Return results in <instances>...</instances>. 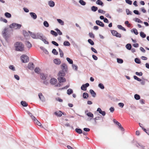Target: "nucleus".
<instances>
[{
    "label": "nucleus",
    "instance_id": "nucleus-7",
    "mask_svg": "<svg viewBox=\"0 0 149 149\" xmlns=\"http://www.w3.org/2000/svg\"><path fill=\"white\" fill-rule=\"evenodd\" d=\"M66 72L63 71V70H61L59 71L57 76L58 77H64L66 75Z\"/></svg>",
    "mask_w": 149,
    "mask_h": 149
},
{
    "label": "nucleus",
    "instance_id": "nucleus-53",
    "mask_svg": "<svg viewBox=\"0 0 149 149\" xmlns=\"http://www.w3.org/2000/svg\"><path fill=\"white\" fill-rule=\"evenodd\" d=\"M117 125L118 126V128L120 130L122 131H124V129L123 127L122 126L121 124L120 123H119V124H118Z\"/></svg>",
    "mask_w": 149,
    "mask_h": 149
},
{
    "label": "nucleus",
    "instance_id": "nucleus-15",
    "mask_svg": "<svg viewBox=\"0 0 149 149\" xmlns=\"http://www.w3.org/2000/svg\"><path fill=\"white\" fill-rule=\"evenodd\" d=\"M54 63L57 65H59L61 63V61L60 59L56 58L53 60Z\"/></svg>",
    "mask_w": 149,
    "mask_h": 149
},
{
    "label": "nucleus",
    "instance_id": "nucleus-26",
    "mask_svg": "<svg viewBox=\"0 0 149 149\" xmlns=\"http://www.w3.org/2000/svg\"><path fill=\"white\" fill-rule=\"evenodd\" d=\"M34 123L37 124L38 125L41 127L44 128L42 125L41 123L37 120L36 119L34 122Z\"/></svg>",
    "mask_w": 149,
    "mask_h": 149
},
{
    "label": "nucleus",
    "instance_id": "nucleus-43",
    "mask_svg": "<svg viewBox=\"0 0 149 149\" xmlns=\"http://www.w3.org/2000/svg\"><path fill=\"white\" fill-rule=\"evenodd\" d=\"M55 30L57 32V33H58V34L59 35H62L63 33L58 28H56L55 29Z\"/></svg>",
    "mask_w": 149,
    "mask_h": 149
},
{
    "label": "nucleus",
    "instance_id": "nucleus-9",
    "mask_svg": "<svg viewBox=\"0 0 149 149\" xmlns=\"http://www.w3.org/2000/svg\"><path fill=\"white\" fill-rule=\"evenodd\" d=\"M35 65L32 62H29L28 65V69L31 70H33L34 68Z\"/></svg>",
    "mask_w": 149,
    "mask_h": 149
},
{
    "label": "nucleus",
    "instance_id": "nucleus-38",
    "mask_svg": "<svg viewBox=\"0 0 149 149\" xmlns=\"http://www.w3.org/2000/svg\"><path fill=\"white\" fill-rule=\"evenodd\" d=\"M133 20L135 22H137L139 23H143V22L142 21L137 18H135Z\"/></svg>",
    "mask_w": 149,
    "mask_h": 149
},
{
    "label": "nucleus",
    "instance_id": "nucleus-4",
    "mask_svg": "<svg viewBox=\"0 0 149 149\" xmlns=\"http://www.w3.org/2000/svg\"><path fill=\"white\" fill-rule=\"evenodd\" d=\"M110 31L113 36L119 38L121 37V34L118 33L117 31L115 30H111Z\"/></svg>",
    "mask_w": 149,
    "mask_h": 149
},
{
    "label": "nucleus",
    "instance_id": "nucleus-30",
    "mask_svg": "<svg viewBox=\"0 0 149 149\" xmlns=\"http://www.w3.org/2000/svg\"><path fill=\"white\" fill-rule=\"evenodd\" d=\"M91 9L92 11L95 12L98 10V8L95 6H93L91 7Z\"/></svg>",
    "mask_w": 149,
    "mask_h": 149
},
{
    "label": "nucleus",
    "instance_id": "nucleus-62",
    "mask_svg": "<svg viewBox=\"0 0 149 149\" xmlns=\"http://www.w3.org/2000/svg\"><path fill=\"white\" fill-rule=\"evenodd\" d=\"M0 20L3 21V22L5 23H7L8 22V21L7 19H5L3 18L2 17L0 18Z\"/></svg>",
    "mask_w": 149,
    "mask_h": 149
},
{
    "label": "nucleus",
    "instance_id": "nucleus-31",
    "mask_svg": "<svg viewBox=\"0 0 149 149\" xmlns=\"http://www.w3.org/2000/svg\"><path fill=\"white\" fill-rule=\"evenodd\" d=\"M140 36L142 38H145L146 37V35L144 33L143 31H141L140 33Z\"/></svg>",
    "mask_w": 149,
    "mask_h": 149
},
{
    "label": "nucleus",
    "instance_id": "nucleus-47",
    "mask_svg": "<svg viewBox=\"0 0 149 149\" xmlns=\"http://www.w3.org/2000/svg\"><path fill=\"white\" fill-rule=\"evenodd\" d=\"M23 33L24 37H28L29 36V33L25 30H23Z\"/></svg>",
    "mask_w": 149,
    "mask_h": 149
},
{
    "label": "nucleus",
    "instance_id": "nucleus-16",
    "mask_svg": "<svg viewBox=\"0 0 149 149\" xmlns=\"http://www.w3.org/2000/svg\"><path fill=\"white\" fill-rule=\"evenodd\" d=\"M29 14L31 17L33 19H36L37 18V15L36 14L33 12H30L29 13Z\"/></svg>",
    "mask_w": 149,
    "mask_h": 149
},
{
    "label": "nucleus",
    "instance_id": "nucleus-13",
    "mask_svg": "<svg viewBox=\"0 0 149 149\" xmlns=\"http://www.w3.org/2000/svg\"><path fill=\"white\" fill-rule=\"evenodd\" d=\"M57 80L55 78H51L50 81V83L52 85H54L57 83Z\"/></svg>",
    "mask_w": 149,
    "mask_h": 149
},
{
    "label": "nucleus",
    "instance_id": "nucleus-21",
    "mask_svg": "<svg viewBox=\"0 0 149 149\" xmlns=\"http://www.w3.org/2000/svg\"><path fill=\"white\" fill-rule=\"evenodd\" d=\"M28 33H29L31 36L33 38L35 39L36 38V34L34 33H33L30 31H28Z\"/></svg>",
    "mask_w": 149,
    "mask_h": 149
},
{
    "label": "nucleus",
    "instance_id": "nucleus-33",
    "mask_svg": "<svg viewBox=\"0 0 149 149\" xmlns=\"http://www.w3.org/2000/svg\"><path fill=\"white\" fill-rule=\"evenodd\" d=\"M40 77L42 79L45 80L46 79L47 77L45 76L44 73H40Z\"/></svg>",
    "mask_w": 149,
    "mask_h": 149
},
{
    "label": "nucleus",
    "instance_id": "nucleus-8",
    "mask_svg": "<svg viewBox=\"0 0 149 149\" xmlns=\"http://www.w3.org/2000/svg\"><path fill=\"white\" fill-rule=\"evenodd\" d=\"M89 86V84L87 83L85 84H83L81 86V90L86 91L87 90V88Z\"/></svg>",
    "mask_w": 149,
    "mask_h": 149
},
{
    "label": "nucleus",
    "instance_id": "nucleus-49",
    "mask_svg": "<svg viewBox=\"0 0 149 149\" xmlns=\"http://www.w3.org/2000/svg\"><path fill=\"white\" fill-rule=\"evenodd\" d=\"M58 50L60 53V57H63L64 55V53L62 50L60 48L58 49Z\"/></svg>",
    "mask_w": 149,
    "mask_h": 149
},
{
    "label": "nucleus",
    "instance_id": "nucleus-45",
    "mask_svg": "<svg viewBox=\"0 0 149 149\" xmlns=\"http://www.w3.org/2000/svg\"><path fill=\"white\" fill-rule=\"evenodd\" d=\"M117 61L118 63L122 64L123 63V60L120 58H117Z\"/></svg>",
    "mask_w": 149,
    "mask_h": 149
},
{
    "label": "nucleus",
    "instance_id": "nucleus-23",
    "mask_svg": "<svg viewBox=\"0 0 149 149\" xmlns=\"http://www.w3.org/2000/svg\"><path fill=\"white\" fill-rule=\"evenodd\" d=\"M117 27L118 29H119L122 30L124 31H126V29L123 27L121 25H117Z\"/></svg>",
    "mask_w": 149,
    "mask_h": 149
},
{
    "label": "nucleus",
    "instance_id": "nucleus-52",
    "mask_svg": "<svg viewBox=\"0 0 149 149\" xmlns=\"http://www.w3.org/2000/svg\"><path fill=\"white\" fill-rule=\"evenodd\" d=\"M43 25L45 26L46 27H48L49 26V24L47 21H44L43 22Z\"/></svg>",
    "mask_w": 149,
    "mask_h": 149
},
{
    "label": "nucleus",
    "instance_id": "nucleus-51",
    "mask_svg": "<svg viewBox=\"0 0 149 149\" xmlns=\"http://www.w3.org/2000/svg\"><path fill=\"white\" fill-rule=\"evenodd\" d=\"M98 86L101 89H103L104 88V87L103 84L101 83H100L98 85Z\"/></svg>",
    "mask_w": 149,
    "mask_h": 149
},
{
    "label": "nucleus",
    "instance_id": "nucleus-64",
    "mask_svg": "<svg viewBox=\"0 0 149 149\" xmlns=\"http://www.w3.org/2000/svg\"><path fill=\"white\" fill-rule=\"evenodd\" d=\"M56 100L58 101L59 102H63V100L61 99L59 97H56L55 98Z\"/></svg>",
    "mask_w": 149,
    "mask_h": 149
},
{
    "label": "nucleus",
    "instance_id": "nucleus-58",
    "mask_svg": "<svg viewBox=\"0 0 149 149\" xmlns=\"http://www.w3.org/2000/svg\"><path fill=\"white\" fill-rule=\"evenodd\" d=\"M133 13L135 14L136 15H140L141 14L139 12L138 10H134L133 11Z\"/></svg>",
    "mask_w": 149,
    "mask_h": 149
},
{
    "label": "nucleus",
    "instance_id": "nucleus-24",
    "mask_svg": "<svg viewBox=\"0 0 149 149\" xmlns=\"http://www.w3.org/2000/svg\"><path fill=\"white\" fill-rule=\"evenodd\" d=\"M20 103L21 104L23 107H26L28 105V104L25 101H21Z\"/></svg>",
    "mask_w": 149,
    "mask_h": 149
},
{
    "label": "nucleus",
    "instance_id": "nucleus-6",
    "mask_svg": "<svg viewBox=\"0 0 149 149\" xmlns=\"http://www.w3.org/2000/svg\"><path fill=\"white\" fill-rule=\"evenodd\" d=\"M61 70L65 71L66 72H68V68L67 65L65 63H62L61 66Z\"/></svg>",
    "mask_w": 149,
    "mask_h": 149
},
{
    "label": "nucleus",
    "instance_id": "nucleus-3",
    "mask_svg": "<svg viewBox=\"0 0 149 149\" xmlns=\"http://www.w3.org/2000/svg\"><path fill=\"white\" fill-rule=\"evenodd\" d=\"M20 59L22 63H26L29 61V57L25 54H23L20 57Z\"/></svg>",
    "mask_w": 149,
    "mask_h": 149
},
{
    "label": "nucleus",
    "instance_id": "nucleus-5",
    "mask_svg": "<svg viewBox=\"0 0 149 149\" xmlns=\"http://www.w3.org/2000/svg\"><path fill=\"white\" fill-rule=\"evenodd\" d=\"M35 39H39L41 40L44 38H46V37L44 36L41 33L38 32L36 33Z\"/></svg>",
    "mask_w": 149,
    "mask_h": 149
},
{
    "label": "nucleus",
    "instance_id": "nucleus-60",
    "mask_svg": "<svg viewBox=\"0 0 149 149\" xmlns=\"http://www.w3.org/2000/svg\"><path fill=\"white\" fill-rule=\"evenodd\" d=\"M51 43L53 45L56 46L57 47L59 45L58 43L55 41H52L51 42Z\"/></svg>",
    "mask_w": 149,
    "mask_h": 149
},
{
    "label": "nucleus",
    "instance_id": "nucleus-17",
    "mask_svg": "<svg viewBox=\"0 0 149 149\" xmlns=\"http://www.w3.org/2000/svg\"><path fill=\"white\" fill-rule=\"evenodd\" d=\"M3 37L5 38L6 41L7 42H8V39L10 37V35L7 33H6V35H3Z\"/></svg>",
    "mask_w": 149,
    "mask_h": 149
},
{
    "label": "nucleus",
    "instance_id": "nucleus-27",
    "mask_svg": "<svg viewBox=\"0 0 149 149\" xmlns=\"http://www.w3.org/2000/svg\"><path fill=\"white\" fill-rule=\"evenodd\" d=\"M5 16L7 18H10L11 17V14L8 12H6L4 14Z\"/></svg>",
    "mask_w": 149,
    "mask_h": 149
},
{
    "label": "nucleus",
    "instance_id": "nucleus-36",
    "mask_svg": "<svg viewBox=\"0 0 149 149\" xmlns=\"http://www.w3.org/2000/svg\"><path fill=\"white\" fill-rule=\"evenodd\" d=\"M131 31V32L134 33L136 35H137L138 34V31L135 28H133Z\"/></svg>",
    "mask_w": 149,
    "mask_h": 149
},
{
    "label": "nucleus",
    "instance_id": "nucleus-19",
    "mask_svg": "<svg viewBox=\"0 0 149 149\" xmlns=\"http://www.w3.org/2000/svg\"><path fill=\"white\" fill-rule=\"evenodd\" d=\"M61 113L62 111H59L58 112H55L54 114L56 116L60 117L62 116Z\"/></svg>",
    "mask_w": 149,
    "mask_h": 149
},
{
    "label": "nucleus",
    "instance_id": "nucleus-14",
    "mask_svg": "<svg viewBox=\"0 0 149 149\" xmlns=\"http://www.w3.org/2000/svg\"><path fill=\"white\" fill-rule=\"evenodd\" d=\"M40 100L42 102H45V101L44 97L43 96L42 93H40L38 94Z\"/></svg>",
    "mask_w": 149,
    "mask_h": 149
},
{
    "label": "nucleus",
    "instance_id": "nucleus-44",
    "mask_svg": "<svg viewBox=\"0 0 149 149\" xmlns=\"http://www.w3.org/2000/svg\"><path fill=\"white\" fill-rule=\"evenodd\" d=\"M134 61L137 64H140L141 63L140 60L139 58H136L134 59Z\"/></svg>",
    "mask_w": 149,
    "mask_h": 149
},
{
    "label": "nucleus",
    "instance_id": "nucleus-18",
    "mask_svg": "<svg viewBox=\"0 0 149 149\" xmlns=\"http://www.w3.org/2000/svg\"><path fill=\"white\" fill-rule=\"evenodd\" d=\"M89 92L92 97H95L96 96V93L93 90L91 89L90 90Z\"/></svg>",
    "mask_w": 149,
    "mask_h": 149
},
{
    "label": "nucleus",
    "instance_id": "nucleus-34",
    "mask_svg": "<svg viewBox=\"0 0 149 149\" xmlns=\"http://www.w3.org/2000/svg\"><path fill=\"white\" fill-rule=\"evenodd\" d=\"M89 95L88 93L85 92L83 94V97L84 99H87Z\"/></svg>",
    "mask_w": 149,
    "mask_h": 149
},
{
    "label": "nucleus",
    "instance_id": "nucleus-11",
    "mask_svg": "<svg viewBox=\"0 0 149 149\" xmlns=\"http://www.w3.org/2000/svg\"><path fill=\"white\" fill-rule=\"evenodd\" d=\"M95 23L96 24L102 27H104V23L99 20H97L95 21Z\"/></svg>",
    "mask_w": 149,
    "mask_h": 149
},
{
    "label": "nucleus",
    "instance_id": "nucleus-2",
    "mask_svg": "<svg viewBox=\"0 0 149 149\" xmlns=\"http://www.w3.org/2000/svg\"><path fill=\"white\" fill-rule=\"evenodd\" d=\"M22 25L15 23H13L10 24L9 27L11 29L15 28V29H19L22 27Z\"/></svg>",
    "mask_w": 149,
    "mask_h": 149
},
{
    "label": "nucleus",
    "instance_id": "nucleus-32",
    "mask_svg": "<svg viewBox=\"0 0 149 149\" xmlns=\"http://www.w3.org/2000/svg\"><path fill=\"white\" fill-rule=\"evenodd\" d=\"M73 93V91L72 89H71L69 88L68 89L67 91V93L68 95H70L71 94H72Z\"/></svg>",
    "mask_w": 149,
    "mask_h": 149
},
{
    "label": "nucleus",
    "instance_id": "nucleus-63",
    "mask_svg": "<svg viewBox=\"0 0 149 149\" xmlns=\"http://www.w3.org/2000/svg\"><path fill=\"white\" fill-rule=\"evenodd\" d=\"M89 35L90 38H94L95 37L94 35L92 32H90L89 33Z\"/></svg>",
    "mask_w": 149,
    "mask_h": 149
},
{
    "label": "nucleus",
    "instance_id": "nucleus-59",
    "mask_svg": "<svg viewBox=\"0 0 149 149\" xmlns=\"http://www.w3.org/2000/svg\"><path fill=\"white\" fill-rule=\"evenodd\" d=\"M126 10L127 15H132V13L129 9H127Z\"/></svg>",
    "mask_w": 149,
    "mask_h": 149
},
{
    "label": "nucleus",
    "instance_id": "nucleus-1",
    "mask_svg": "<svg viewBox=\"0 0 149 149\" xmlns=\"http://www.w3.org/2000/svg\"><path fill=\"white\" fill-rule=\"evenodd\" d=\"M14 46L16 51L22 52L24 50V45L21 42H16L14 44Z\"/></svg>",
    "mask_w": 149,
    "mask_h": 149
},
{
    "label": "nucleus",
    "instance_id": "nucleus-57",
    "mask_svg": "<svg viewBox=\"0 0 149 149\" xmlns=\"http://www.w3.org/2000/svg\"><path fill=\"white\" fill-rule=\"evenodd\" d=\"M133 77L134 79L136 80L139 81H141V79L138 78L137 76L136 75H134L133 76Z\"/></svg>",
    "mask_w": 149,
    "mask_h": 149
},
{
    "label": "nucleus",
    "instance_id": "nucleus-12",
    "mask_svg": "<svg viewBox=\"0 0 149 149\" xmlns=\"http://www.w3.org/2000/svg\"><path fill=\"white\" fill-rule=\"evenodd\" d=\"M57 79L59 82H65L66 81V79L64 77H58Z\"/></svg>",
    "mask_w": 149,
    "mask_h": 149
},
{
    "label": "nucleus",
    "instance_id": "nucleus-25",
    "mask_svg": "<svg viewBox=\"0 0 149 149\" xmlns=\"http://www.w3.org/2000/svg\"><path fill=\"white\" fill-rule=\"evenodd\" d=\"M125 47L127 49L130 50L131 49L132 46L131 44L128 43L126 45Z\"/></svg>",
    "mask_w": 149,
    "mask_h": 149
},
{
    "label": "nucleus",
    "instance_id": "nucleus-37",
    "mask_svg": "<svg viewBox=\"0 0 149 149\" xmlns=\"http://www.w3.org/2000/svg\"><path fill=\"white\" fill-rule=\"evenodd\" d=\"M57 21L61 25H64V22L61 19H57Z\"/></svg>",
    "mask_w": 149,
    "mask_h": 149
},
{
    "label": "nucleus",
    "instance_id": "nucleus-55",
    "mask_svg": "<svg viewBox=\"0 0 149 149\" xmlns=\"http://www.w3.org/2000/svg\"><path fill=\"white\" fill-rule=\"evenodd\" d=\"M9 69H10V70H12L13 71H15V67L13 65H10L9 66Z\"/></svg>",
    "mask_w": 149,
    "mask_h": 149
},
{
    "label": "nucleus",
    "instance_id": "nucleus-50",
    "mask_svg": "<svg viewBox=\"0 0 149 149\" xmlns=\"http://www.w3.org/2000/svg\"><path fill=\"white\" fill-rule=\"evenodd\" d=\"M52 53L54 55H57L58 54V52L55 49H52Z\"/></svg>",
    "mask_w": 149,
    "mask_h": 149
},
{
    "label": "nucleus",
    "instance_id": "nucleus-42",
    "mask_svg": "<svg viewBox=\"0 0 149 149\" xmlns=\"http://www.w3.org/2000/svg\"><path fill=\"white\" fill-rule=\"evenodd\" d=\"M79 2L81 5L84 6H85L86 4V3L83 0H79Z\"/></svg>",
    "mask_w": 149,
    "mask_h": 149
},
{
    "label": "nucleus",
    "instance_id": "nucleus-39",
    "mask_svg": "<svg viewBox=\"0 0 149 149\" xmlns=\"http://www.w3.org/2000/svg\"><path fill=\"white\" fill-rule=\"evenodd\" d=\"M66 59L68 62L70 64H72L73 63V60L70 58L69 57H67L66 58Z\"/></svg>",
    "mask_w": 149,
    "mask_h": 149
},
{
    "label": "nucleus",
    "instance_id": "nucleus-35",
    "mask_svg": "<svg viewBox=\"0 0 149 149\" xmlns=\"http://www.w3.org/2000/svg\"><path fill=\"white\" fill-rule=\"evenodd\" d=\"M50 33L55 37H56L58 36V33L54 30H51L50 31Z\"/></svg>",
    "mask_w": 149,
    "mask_h": 149
},
{
    "label": "nucleus",
    "instance_id": "nucleus-48",
    "mask_svg": "<svg viewBox=\"0 0 149 149\" xmlns=\"http://www.w3.org/2000/svg\"><path fill=\"white\" fill-rule=\"evenodd\" d=\"M134 98L136 100H138L140 98V96L137 94H135L134 95Z\"/></svg>",
    "mask_w": 149,
    "mask_h": 149
},
{
    "label": "nucleus",
    "instance_id": "nucleus-46",
    "mask_svg": "<svg viewBox=\"0 0 149 149\" xmlns=\"http://www.w3.org/2000/svg\"><path fill=\"white\" fill-rule=\"evenodd\" d=\"M88 42L91 45H94V42L93 40L91 39H89L88 40Z\"/></svg>",
    "mask_w": 149,
    "mask_h": 149
},
{
    "label": "nucleus",
    "instance_id": "nucleus-22",
    "mask_svg": "<svg viewBox=\"0 0 149 149\" xmlns=\"http://www.w3.org/2000/svg\"><path fill=\"white\" fill-rule=\"evenodd\" d=\"M75 132L79 134H80L83 133V131L80 128H76L75 129Z\"/></svg>",
    "mask_w": 149,
    "mask_h": 149
},
{
    "label": "nucleus",
    "instance_id": "nucleus-41",
    "mask_svg": "<svg viewBox=\"0 0 149 149\" xmlns=\"http://www.w3.org/2000/svg\"><path fill=\"white\" fill-rule=\"evenodd\" d=\"M26 44L27 47L29 48H30L32 47V45L31 44L29 41H26Z\"/></svg>",
    "mask_w": 149,
    "mask_h": 149
},
{
    "label": "nucleus",
    "instance_id": "nucleus-54",
    "mask_svg": "<svg viewBox=\"0 0 149 149\" xmlns=\"http://www.w3.org/2000/svg\"><path fill=\"white\" fill-rule=\"evenodd\" d=\"M86 115L90 117L93 118V114L91 112L86 113Z\"/></svg>",
    "mask_w": 149,
    "mask_h": 149
},
{
    "label": "nucleus",
    "instance_id": "nucleus-56",
    "mask_svg": "<svg viewBox=\"0 0 149 149\" xmlns=\"http://www.w3.org/2000/svg\"><path fill=\"white\" fill-rule=\"evenodd\" d=\"M72 68L73 69H74L76 71H77L78 70V66L75 64H73L72 65Z\"/></svg>",
    "mask_w": 149,
    "mask_h": 149
},
{
    "label": "nucleus",
    "instance_id": "nucleus-28",
    "mask_svg": "<svg viewBox=\"0 0 149 149\" xmlns=\"http://www.w3.org/2000/svg\"><path fill=\"white\" fill-rule=\"evenodd\" d=\"M96 3L99 5L101 6H104V3L101 1L100 0L97 1L96 2Z\"/></svg>",
    "mask_w": 149,
    "mask_h": 149
},
{
    "label": "nucleus",
    "instance_id": "nucleus-20",
    "mask_svg": "<svg viewBox=\"0 0 149 149\" xmlns=\"http://www.w3.org/2000/svg\"><path fill=\"white\" fill-rule=\"evenodd\" d=\"M48 5L51 7H53L55 6V3L53 1H49L48 2Z\"/></svg>",
    "mask_w": 149,
    "mask_h": 149
},
{
    "label": "nucleus",
    "instance_id": "nucleus-10",
    "mask_svg": "<svg viewBox=\"0 0 149 149\" xmlns=\"http://www.w3.org/2000/svg\"><path fill=\"white\" fill-rule=\"evenodd\" d=\"M97 111L99 113L101 114L102 116H104L106 114V113L104 111H102L101 109L100 108H98L97 109Z\"/></svg>",
    "mask_w": 149,
    "mask_h": 149
},
{
    "label": "nucleus",
    "instance_id": "nucleus-29",
    "mask_svg": "<svg viewBox=\"0 0 149 149\" xmlns=\"http://www.w3.org/2000/svg\"><path fill=\"white\" fill-rule=\"evenodd\" d=\"M40 69L39 67H36L34 69V71L35 72L38 74H40Z\"/></svg>",
    "mask_w": 149,
    "mask_h": 149
},
{
    "label": "nucleus",
    "instance_id": "nucleus-40",
    "mask_svg": "<svg viewBox=\"0 0 149 149\" xmlns=\"http://www.w3.org/2000/svg\"><path fill=\"white\" fill-rule=\"evenodd\" d=\"M63 45L66 46H70V43L68 41H65L63 43Z\"/></svg>",
    "mask_w": 149,
    "mask_h": 149
},
{
    "label": "nucleus",
    "instance_id": "nucleus-61",
    "mask_svg": "<svg viewBox=\"0 0 149 149\" xmlns=\"http://www.w3.org/2000/svg\"><path fill=\"white\" fill-rule=\"evenodd\" d=\"M46 38H43L41 40H42L45 44H49V42L46 40Z\"/></svg>",
    "mask_w": 149,
    "mask_h": 149
}]
</instances>
